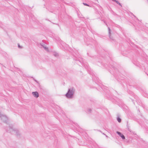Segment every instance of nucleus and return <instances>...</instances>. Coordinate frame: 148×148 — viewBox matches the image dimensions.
Masks as SVG:
<instances>
[{
  "instance_id": "f257e3e1",
  "label": "nucleus",
  "mask_w": 148,
  "mask_h": 148,
  "mask_svg": "<svg viewBox=\"0 0 148 148\" xmlns=\"http://www.w3.org/2000/svg\"><path fill=\"white\" fill-rule=\"evenodd\" d=\"M73 91L72 90H71V89H69V90L68 92L66 94V96L68 98H71L73 95Z\"/></svg>"
},
{
  "instance_id": "f03ea898",
  "label": "nucleus",
  "mask_w": 148,
  "mask_h": 148,
  "mask_svg": "<svg viewBox=\"0 0 148 148\" xmlns=\"http://www.w3.org/2000/svg\"><path fill=\"white\" fill-rule=\"evenodd\" d=\"M117 133L119 135H120V136L121 137V138H122V139H125V138L123 134H121L120 132H117Z\"/></svg>"
},
{
  "instance_id": "7ed1b4c3",
  "label": "nucleus",
  "mask_w": 148,
  "mask_h": 148,
  "mask_svg": "<svg viewBox=\"0 0 148 148\" xmlns=\"http://www.w3.org/2000/svg\"><path fill=\"white\" fill-rule=\"evenodd\" d=\"M32 94L34 97H36V98H37L39 96L38 94V92H32Z\"/></svg>"
},
{
  "instance_id": "20e7f679",
  "label": "nucleus",
  "mask_w": 148,
  "mask_h": 148,
  "mask_svg": "<svg viewBox=\"0 0 148 148\" xmlns=\"http://www.w3.org/2000/svg\"><path fill=\"white\" fill-rule=\"evenodd\" d=\"M112 0L113 1H115V2H116L117 4H119V5H121V4L119 2H118V1H116L115 0Z\"/></svg>"
},
{
  "instance_id": "39448f33",
  "label": "nucleus",
  "mask_w": 148,
  "mask_h": 148,
  "mask_svg": "<svg viewBox=\"0 0 148 148\" xmlns=\"http://www.w3.org/2000/svg\"><path fill=\"white\" fill-rule=\"evenodd\" d=\"M117 120L119 122H120L121 121V119L119 118H117Z\"/></svg>"
},
{
  "instance_id": "423d86ee",
  "label": "nucleus",
  "mask_w": 148,
  "mask_h": 148,
  "mask_svg": "<svg viewBox=\"0 0 148 148\" xmlns=\"http://www.w3.org/2000/svg\"><path fill=\"white\" fill-rule=\"evenodd\" d=\"M83 4L85 5H86V6H89V5L88 4H87L86 3H84Z\"/></svg>"
},
{
  "instance_id": "0eeeda50",
  "label": "nucleus",
  "mask_w": 148,
  "mask_h": 148,
  "mask_svg": "<svg viewBox=\"0 0 148 148\" xmlns=\"http://www.w3.org/2000/svg\"><path fill=\"white\" fill-rule=\"evenodd\" d=\"M18 46L19 47H20V46L19 45H18Z\"/></svg>"
}]
</instances>
